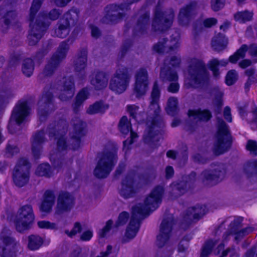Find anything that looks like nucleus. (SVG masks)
<instances>
[{"instance_id":"nucleus-1","label":"nucleus","mask_w":257,"mask_h":257,"mask_svg":"<svg viewBox=\"0 0 257 257\" xmlns=\"http://www.w3.org/2000/svg\"><path fill=\"white\" fill-rule=\"evenodd\" d=\"M163 192L162 187H156L146 198L143 206L139 204L132 208V217L122 237L123 242H127L136 236L140 227L139 218L148 214L150 211H153L159 207Z\"/></svg>"},{"instance_id":"nucleus-2","label":"nucleus","mask_w":257,"mask_h":257,"mask_svg":"<svg viewBox=\"0 0 257 257\" xmlns=\"http://www.w3.org/2000/svg\"><path fill=\"white\" fill-rule=\"evenodd\" d=\"M43 1L34 0L30 9L29 21L31 30L28 38L29 43L31 45H35L41 38L49 26L48 19L56 20L60 15L58 11L54 9L49 13L48 16L46 14L41 13L35 17Z\"/></svg>"},{"instance_id":"nucleus-3","label":"nucleus","mask_w":257,"mask_h":257,"mask_svg":"<svg viewBox=\"0 0 257 257\" xmlns=\"http://www.w3.org/2000/svg\"><path fill=\"white\" fill-rule=\"evenodd\" d=\"M188 75L185 80L187 87H197L203 82L207 80L208 74L204 63L199 59L192 58L190 60Z\"/></svg>"},{"instance_id":"nucleus-4","label":"nucleus","mask_w":257,"mask_h":257,"mask_svg":"<svg viewBox=\"0 0 257 257\" xmlns=\"http://www.w3.org/2000/svg\"><path fill=\"white\" fill-rule=\"evenodd\" d=\"M116 152L115 149H112L99 155V160L94 171L97 177L104 178L109 174L116 162Z\"/></svg>"},{"instance_id":"nucleus-5","label":"nucleus","mask_w":257,"mask_h":257,"mask_svg":"<svg viewBox=\"0 0 257 257\" xmlns=\"http://www.w3.org/2000/svg\"><path fill=\"white\" fill-rule=\"evenodd\" d=\"M217 125L218 131L213 151L215 155H219L227 151L230 146V140L228 128L225 123L219 119Z\"/></svg>"},{"instance_id":"nucleus-6","label":"nucleus","mask_w":257,"mask_h":257,"mask_svg":"<svg viewBox=\"0 0 257 257\" xmlns=\"http://www.w3.org/2000/svg\"><path fill=\"white\" fill-rule=\"evenodd\" d=\"M79 11L73 8L66 13L64 17L60 19L58 28L55 30V35L58 37L64 38L70 32V26H73L78 21Z\"/></svg>"},{"instance_id":"nucleus-7","label":"nucleus","mask_w":257,"mask_h":257,"mask_svg":"<svg viewBox=\"0 0 257 257\" xmlns=\"http://www.w3.org/2000/svg\"><path fill=\"white\" fill-rule=\"evenodd\" d=\"M131 76L128 70L124 67L118 68L111 78L109 87L111 90L118 93L124 92L128 86Z\"/></svg>"},{"instance_id":"nucleus-8","label":"nucleus","mask_w":257,"mask_h":257,"mask_svg":"<svg viewBox=\"0 0 257 257\" xmlns=\"http://www.w3.org/2000/svg\"><path fill=\"white\" fill-rule=\"evenodd\" d=\"M34 214L31 205H24L21 207L17 214L15 221L16 229L23 232L28 229L34 220Z\"/></svg>"},{"instance_id":"nucleus-9","label":"nucleus","mask_w":257,"mask_h":257,"mask_svg":"<svg viewBox=\"0 0 257 257\" xmlns=\"http://www.w3.org/2000/svg\"><path fill=\"white\" fill-rule=\"evenodd\" d=\"M10 231L5 228L0 233V240L2 244L0 246L1 257H15L18 244L12 238Z\"/></svg>"},{"instance_id":"nucleus-10","label":"nucleus","mask_w":257,"mask_h":257,"mask_svg":"<svg viewBox=\"0 0 257 257\" xmlns=\"http://www.w3.org/2000/svg\"><path fill=\"white\" fill-rule=\"evenodd\" d=\"M29 165L25 159H21L16 166L14 173L13 180L15 184L22 187L25 185L29 178Z\"/></svg>"},{"instance_id":"nucleus-11","label":"nucleus","mask_w":257,"mask_h":257,"mask_svg":"<svg viewBox=\"0 0 257 257\" xmlns=\"http://www.w3.org/2000/svg\"><path fill=\"white\" fill-rule=\"evenodd\" d=\"M138 1L123 0V4H122L120 7L115 5H111L107 6L104 10L105 16L104 22L106 23L117 22L121 17V14L119 10L127 9L130 5Z\"/></svg>"},{"instance_id":"nucleus-12","label":"nucleus","mask_w":257,"mask_h":257,"mask_svg":"<svg viewBox=\"0 0 257 257\" xmlns=\"http://www.w3.org/2000/svg\"><path fill=\"white\" fill-rule=\"evenodd\" d=\"M68 49L69 46L66 42L60 44L57 52L52 56L45 68L44 73L46 75L52 74L60 62L65 57Z\"/></svg>"},{"instance_id":"nucleus-13","label":"nucleus","mask_w":257,"mask_h":257,"mask_svg":"<svg viewBox=\"0 0 257 257\" xmlns=\"http://www.w3.org/2000/svg\"><path fill=\"white\" fill-rule=\"evenodd\" d=\"M29 108L26 102H21L17 105L12 113L8 129L11 133L15 132L13 130V125L16 123L19 125L29 114Z\"/></svg>"},{"instance_id":"nucleus-14","label":"nucleus","mask_w":257,"mask_h":257,"mask_svg":"<svg viewBox=\"0 0 257 257\" xmlns=\"http://www.w3.org/2000/svg\"><path fill=\"white\" fill-rule=\"evenodd\" d=\"M174 18L172 12H170L168 14L163 13L161 10L157 9L155 12V18L153 22L152 26L155 31L158 30L164 31L169 28Z\"/></svg>"},{"instance_id":"nucleus-15","label":"nucleus","mask_w":257,"mask_h":257,"mask_svg":"<svg viewBox=\"0 0 257 257\" xmlns=\"http://www.w3.org/2000/svg\"><path fill=\"white\" fill-rule=\"evenodd\" d=\"M147 71L145 69H139L135 75L134 91L137 97L145 95L149 88Z\"/></svg>"},{"instance_id":"nucleus-16","label":"nucleus","mask_w":257,"mask_h":257,"mask_svg":"<svg viewBox=\"0 0 257 257\" xmlns=\"http://www.w3.org/2000/svg\"><path fill=\"white\" fill-rule=\"evenodd\" d=\"M179 34L176 32L169 42H167L164 39L160 41L154 46V50L160 53L175 52L179 47Z\"/></svg>"},{"instance_id":"nucleus-17","label":"nucleus","mask_w":257,"mask_h":257,"mask_svg":"<svg viewBox=\"0 0 257 257\" xmlns=\"http://www.w3.org/2000/svg\"><path fill=\"white\" fill-rule=\"evenodd\" d=\"M242 221L241 218L235 219L229 226V230L224 235V239L226 240L227 237L230 235L234 236L236 241H238L243 237L251 232L253 229L251 227H248L245 229H239V223Z\"/></svg>"},{"instance_id":"nucleus-18","label":"nucleus","mask_w":257,"mask_h":257,"mask_svg":"<svg viewBox=\"0 0 257 257\" xmlns=\"http://www.w3.org/2000/svg\"><path fill=\"white\" fill-rule=\"evenodd\" d=\"M74 204V200L72 196L68 192H62L58 196L55 213L60 214L69 211L73 207Z\"/></svg>"},{"instance_id":"nucleus-19","label":"nucleus","mask_w":257,"mask_h":257,"mask_svg":"<svg viewBox=\"0 0 257 257\" xmlns=\"http://www.w3.org/2000/svg\"><path fill=\"white\" fill-rule=\"evenodd\" d=\"M225 170L221 166H217L213 170L203 171L200 176L201 180L206 184H213L223 178Z\"/></svg>"},{"instance_id":"nucleus-20","label":"nucleus","mask_w":257,"mask_h":257,"mask_svg":"<svg viewBox=\"0 0 257 257\" xmlns=\"http://www.w3.org/2000/svg\"><path fill=\"white\" fill-rule=\"evenodd\" d=\"M173 224L172 218L164 219L162 221L159 234L157 238V244L159 247L163 246L168 240Z\"/></svg>"},{"instance_id":"nucleus-21","label":"nucleus","mask_w":257,"mask_h":257,"mask_svg":"<svg viewBox=\"0 0 257 257\" xmlns=\"http://www.w3.org/2000/svg\"><path fill=\"white\" fill-rule=\"evenodd\" d=\"M247 50L253 58V62H257V45L255 44L251 45L249 48L246 45H242L233 55L230 56L229 61L232 63H235L238 60L244 57Z\"/></svg>"},{"instance_id":"nucleus-22","label":"nucleus","mask_w":257,"mask_h":257,"mask_svg":"<svg viewBox=\"0 0 257 257\" xmlns=\"http://www.w3.org/2000/svg\"><path fill=\"white\" fill-rule=\"evenodd\" d=\"M118 128L121 133L123 134H127L131 131V139L126 140L123 142L124 150H128V146L133 143L135 139L138 137V135L131 131V123L126 116H123L120 120Z\"/></svg>"},{"instance_id":"nucleus-23","label":"nucleus","mask_w":257,"mask_h":257,"mask_svg":"<svg viewBox=\"0 0 257 257\" xmlns=\"http://www.w3.org/2000/svg\"><path fill=\"white\" fill-rule=\"evenodd\" d=\"M62 83L63 85L61 88L59 97L61 100L64 101L74 95V86L73 79L71 77L63 78Z\"/></svg>"},{"instance_id":"nucleus-24","label":"nucleus","mask_w":257,"mask_h":257,"mask_svg":"<svg viewBox=\"0 0 257 257\" xmlns=\"http://www.w3.org/2000/svg\"><path fill=\"white\" fill-rule=\"evenodd\" d=\"M90 82L96 89H102L107 85V76L102 72L94 73L91 76Z\"/></svg>"},{"instance_id":"nucleus-25","label":"nucleus","mask_w":257,"mask_h":257,"mask_svg":"<svg viewBox=\"0 0 257 257\" xmlns=\"http://www.w3.org/2000/svg\"><path fill=\"white\" fill-rule=\"evenodd\" d=\"M44 133L43 131L35 134L32 140V151L36 158H38L41 153V145L44 142Z\"/></svg>"},{"instance_id":"nucleus-26","label":"nucleus","mask_w":257,"mask_h":257,"mask_svg":"<svg viewBox=\"0 0 257 257\" xmlns=\"http://www.w3.org/2000/svg\"><path fill=\"white\" fill-rule=\"evenodd\" d=\"M160 95V91L157 83H155L151 93L150 109L153 110L154 114L158 115L160 111L159 105V101Z\"/></svg>"},{"instance_id":"nucleus-27","label":"nucleus","mask_w":257,"mask_h":257,"mask_svg":"<svg viewBox=\"0 0 257 257\" xmlns=\"http://www.w3.org/2000/svg\"><path fill=\"white\" fill-rule=\"evenodd\" d=\"M54 202L55 196L54 193L50 191H46L40 207V210L41 212L46 213L50 212Z\"/></svg>"},{"instance_id":"nucleus-28","label":"nucleus","mask_w":257,"mask_h":257,"mask_svg":"<svg viewBox=\"0 0 257 257\" xmlns=\"http://www.w3.org/2000/svg\"><path fill=\"white\" fill-rule=\"evenodd\" d=\"M87 52L84 50L80 52L76 57L74 62V70L76 72L83 73L86 66Z\"/></svg>"},{"instance_id":"nucleus-29","label":"nucleus","mask_w":257,"mask_h":257,"mask_svg":"<svg viewBox=\"0 0 257 257\" xmlns=\"http://www.w3.org/2000/svg\"><path fill=\"white\" fill-rule=\"evenodd\" d=\"M188 116L194 119L207 121L211 118V114L208 110L206 109H193L188 111Z\"/></svg>"},{"instance_id":"nucleus-30","label":"nucleus","mask_w":257,"mask_h":257,"mask_svg":"<svg viewBox=\"0 0 257 257\" xmlns=\"http://www.w3.org/2000/svg\"><path fill=\"white\" fill-rule=\"evenodd\" d=\"M135 192L133 181L132 180H124L120 190V195L124 198H127L133 196Z\"/></svg>"},{"instance_id":"nucleus-31","label":"nucleus","mask_w":257,"mask_h":257,"mask_svg":"<svg viewBox=\"0 0 257 257\" xmlns=\"http://www.w3.org/2000/svg\"><path fill=\"white\" fill-rule=\"evenodd\" d=\"M227 44V39L224 35L220 34L215 37L212 41V47L217 51H220L225 49Z\"/></svg>"},{"instance_id":"nucleus-32","label":"nucleus","mask_w":257,"mask_h":257,"mask_svg":"<svg viewBox=\"0 0 257 257\" xmlns=\"http://www.w3.org/2000/svg\"><path fill=\"white\" fill-rule=\"evenodd\" d=\"M227 64L228 61L227 60H221L219 61L216 59H214L209 62V66L210 70L212 71L214 76L217 78L219 75L218 67L219 66H225Z\"/></svg>"},{"instance_id":"nucleus-33","label":"nucleus","mask_w":257,"mask_h":257,"mask_svg":"<svg viewBox=\"0 0 257 257\" xmlns=\"http://www.w3.org/2000/svg\"><path fill=\"white\" fill-rule=\"evenodd\" d=\"M49 137L52 138L55 137V139L57 140V148L59 151H63L67 149L68 146L66 145L65 138L64 137L63 132L58 133L57 135L54 134L53 132L50 131L49 134Z\"/></svg>"},{"instance_id":"nucleus-34","label":"nucleus","mask_w":257,"mask_h":257,"mask_svg":"<svg viewBox=\"0 0 257 257\" xmlns=\"http://www.w3.org/2000/svg\"><path fill=\"white\" fill-rule=\"evenodd\" d=\"M108 106L103 102H96L92 105H90L87 110V112L90 114H93L97 113L104 112Z\"/></svg>"},{"instance_id":"nucleus-35","label":"nucleus","mask_w":257,"mask_h":257,"mask_svg":"<svg viewBox=\"0 0 257 257\" xmlns=\"http://www.w3.org/2000/svg\"><path fill=\"white\" fill-rule=\"evenodd\" d=\"M193 8L192 5L182 9L179 15V21L182 25H185L188 21L190 16L192 13Z\"/></svg>"},{"instance_id":"nucleus-36","label":"nucleus","mask_w":257,"mask_h":257,"mask_svg":"<svg viewBox=\"0 0 257 257\" xmlns=\"http://www.w3.org/2000/svg\"><path fill=\"white\" fill-rule=\"evenodd\" d=\"M43 243V239L39 236L32 235L29 237L28 247L31 250L38 249Z\"/></svg>"},{"instance_id":"nucleus-37","label":"nucleus","mask_w":257,"mask_h":257,"mask_svg":"<svg viewBox=\"0 0 257 257\" xmlns=\"http://www.w3.org/2000/svg\"><path fill=\"white\" fill-rule=\"evenodd\" d=\"M217 243V240H209L206 241L202 249L201 257H207L211 252Z\"/></svg>"},{"instance_id":"nucleus-38","label":"nucleus","mask_w":257,"mask_h":257,"mask_svg":"<svg viewBox=\"0 0 257 257\" xmlns=\"http://www.w3.org/2000/svg\"><path fill=\"white\" fill-rule=\"evenodd\" d=\"M178 100L177 98L172 97L168 99L166 110L167 113L171 115L175 114L177 110Z\"/></svg>"},{"instance_id":"nucleus-39","label":"nucleus","mask_w":257,"mask_h":257,"mask_svg":"<svg viewBox=\"0 0 257 257\" xmlns=\"http://www.w3.org/2000/svg\"><path fill=\"white\" fill-rule=\"evenodd\" d=\"M255 73V68H250L245 70V74L248 77V79L244 84V88L246 91L248 90L251 84L256 81L254 76Z\"/></svg>"},{"instance_id":"nucleus-40","label":"nucleus","mask_w":257,"mask_h":257,"mask_svg":"<svg viewBox=\"0 0 257 257\" xmlns=\"http://www.w3.org/2000/svg\"><path fill=\"white\" fill-rule=\"evenodd\" d=\"M188 216L193 218L194 219H199L205 214V208L201 206H197L195 207L190 208Z\"/></svg>"},{"instance_id":"nucleus-41","label":"nucleus","mask_w":257,"mask_h":257,"mask_svg":"<svg viewBox=\"0 0 257 257\" xmlns=\"http://www.w3.org/2000/svg\"><path fill=\"white\" fill-rule=\"evenodd\" d=\"M253 14L251 12L243 11L238 12L234 15L235 20L239 23H244L251 20Z\"/></svg>"},{"instance_id":"nucleus-42","label":"nucleus","mask_w":257,"mask_h":257,"mask_svg":"<svg viewBox=\"0 0 257 257\" xmlns=\"http://www.w3.org/2000/svg\"><path fill=\"white\" fill-rule=\"evenodd\" d=\"M84 124L80 121H79L78 124H74L75 129L77 130V136H76L74 138H72L71 140V142L74 145L72 149L75 150L78 148L80 145V140H79V135L81 132L82 128L83 127Z\"/></svg>"},{"instance_id":"nucleus-43","label":"nucleus","mask_w":257,"mask_h":257,"mask_svg":"<svg viewBox=\"0 0 257 257\" xmlns=\"http://www.w3.org/2000/svg\"><path fill=\"white\" fill-rule=\"evenodd\" d=\"M22 71L27 76H30L34 70V63L32 59H25L22 65Z\"/></svg>"},{"instance_id":"nucleus-44","label":"nucleus","mask_w":257,"mask_h":257,"mask_svg":"<svg viewBox=\"0 0 257 257\" xmlns=\"http://www.w3.org/2000/svg\"><path fill=\"white\" fill-rule=\"evenodd\" d=\"M185 185L184 182L180 183H173L171 186L172 194L174 197H177L185 192V189L183 186Z\"/></svg>"},{"instance_id":"nucleus-45","label":"nucleus","mask_w":257,"mask_h":257,"mask_svg":"<svg viewBox=\"0 0 257 257\" xmlns=\"http://www.w3.org/2000/svg\"><path fill=\"white\" fill-rule=\"evenodd\" d=\"M156 127H158V123L155 120H154L152 123V125L150 126V127L148 131L147 136L145 138L146 141H149L150 140L154 141L158 139L157 136L158 133H157L156 131H155L154 132H153L154 130H155Z\"/></svg>"},{"instance_id":"nucleus-46","label":"nucleus","mask_w":257,"mask_h":257,"mask_svg":"<svg viewBox=\"0 0 257 257\" xmlns=\"http://www.w3.org/2000/svg\"><path fill=\"white\" fill-rule=\"evenodd\" d=\"M13 96L10 90H0V110L3 109L7 103L8 99Z\"/></svg>"},{"instance_id":"nucleus-47","label":"nucleus","mask_w":257,"mask_h":257,"mask_svg":"<svg viewBox=\"0 0 257 257\" xmlns=\"http://www.w3.org/2000/svg\"><path fill=\"white\" fill-rule=\"evenodd\" d=\"M36 173L40 176H50L51 173L50 171V166L48 164L40 165L37 168Z\"/></svg>"},{"instance_id":"nucleus-48","label":"nucleus","mask_w":257,"mask_h":257,"mask_svg":"<svg viewBox=\"0 0 257 257\" xmlns=\"http://www.w3.org/2000/svg\"><path fill=\"white\" fill-rule=\"evenodd\" d=\"M160 75L164 79L169 81H176L178 79V76L176 72H173L170 70L166 72L164 68L162 69Z\"/></svg>"},{"instance_id":"nucleus-49","label":"nucleus","mask_w":257,"mask_h":257,"mask_svg":"<svg viewBox=\"0 0 257 257\" xmlns=\"http://www.w3.org/2000/svg\"><path fill=\"white\" fill-rule=\"evenodd\" d=\"M238 74L235 70H232L227 73L226 76V83L228 85H231L237 80Z\"/></svg>"},{"instance_id":"nucleus-50","label":"nucleus","mask_w":257,"mask_h":257,"mask_svg":"<svg viewBox=\"0 0 257 257\" xmlns=\"http://www.w3.org/2000/svg\"><path fill=\"white\" fill-rule=\"evenodd\" d=\"M88 93L87 89H83L78 94L76 99V105H79L87 98Z\"/></svg>"},{"instance_id":"nucleus-51","label":"nucleus","mask_w":257,"mask_h":257,"mask_svg":"<svg viewBox=\"0 0 257 257\" xmlns=\"http://www.w3.org/2000/svg\"><path fill=\"white\" fill-rule=\"evenodd\" d=\"M38 226L43 229H54L56 228V224L48 221L42 220L37 222Z\"/></svg>"},{"instance_id":"nucleus-52","label":"nucleus","mask_w":257,"mask_h":257,"mask_svg":"<svg viewBox=\"0 0 257 257\" xmlns=\"http://www.w3.org/2000/svg\"><path fill=\"white\" fill-rule=\"evenodd\" d=\"M129 214L127 212L124 211L120 213L116 221L117 225L124 224L128 220Z\"/></svg>"},{"instance_id":"nucleus-53","label":"nucleus","mask_w":257,"mask_h":257,"mask_svg":"<svg viewBox=\"0 0 257 257\" xmlns=\"http://www.w3.org/2000/svg\"><path fill=\"white\" fill-rule=\"evenodd\" d=\"M247 150L252 155H257V144L255 141H248L246 145Z\"/></svg>"},{"instance_id":"nucleus-54","label":"nucleus","mask_w":257,"mask_h":257,"mask_svg":"<svg viewBox=\"0 0 257 257\" xmlns=\"http://www.w3.org/2000/svg\"><path fill=\"white\" fill-rule=\"evenodd\" d=\"M16 14L14 12H9L5 17L4 23L6 26H9L10 23L15 22Z\"/></svg>"},{"instance_id":"nucleus-55","label":"nucleus","mask_w":257,"mask_h":257,"mask_svg":"<svg viewBox=\"0 0 257 257\" xmlns=\"http://www.w3.org/2000/svg\"><path fill=\"white\" fill-rule=\"evenodd\" d=\"M224 0H212L211 8L214 11H218L224 6Z\"/></svg>"},{"instance_id":"nucleus-56","label":"nucleus","mask_w":257,"mask_h":257,"mask_svg":"<svg viewBox=\"0 0 257 257\" xmlns=\"http://www.w3.org/2000/svg\"><path fill=\"white\" fill-rule=\"evenodd\" d=\"M112 225V221L110 220L107 221L105 226L98 232V235L100 237H104L106 233L109 231Z\"/></svg>"},{"instance_id":"nucleus-57","label":"nucleus","mask_w":257,"mask_h":257,"mask_svg":"<svg viewBox=\"0 0 257 257\" xmlns=\"http://www.w3.org/2000/svg\"><path fill=\"white\" fill-rule=\"evenodd\" d=\"M81 230V225L78 222H76L74 224L73 228L72 229L71 232L68 230H66L65 233L70 237H72L74 236L76 234L79 232Z\"/></svg>"},{"instance_id":"nucleus-58","label":"nucleus","mask_w":257,"mask_h":257,"mask_svg":"<svg viewBox=\"0 0 257 257\" xmlns=\"http://www.w3.org/2000/svg\"><path fill=\"white\" fill-rule=\"evenodd\" d=\"M139 109V107L135 105H129L127 106V110L130 115L134 118H136L137 112Z\"/></svg>"},{"instance_id":"nucleus-59","label":"nucleus","mask_w":257,"mask_h":257,"mask_svg":"<svg viewBox=\"0 0 257 257\" xmlns=\"http://www.w3.org/2000/svg\"><path fill=\"white\" fill-rule=\"evenodd\" d=\"M93 236V232L91 230H88L84 231L81 235L80 239L83 241L89 240Z\"/></svg>"},{"instance_id":"nucleus-60","label":"nucleus","mask_w":257,"mask_h":257,"mask_svg":"<svg viewBox=\"0 0 257 257\" xmlns=\"http://www.w3.org/2000/svg\"><path fill=\"white\" fill-rule=\"evenodd\" d=\"M223 115H224V118L227 121H228L229 122L232 121V117H231V115L230 108L229 107L226 106L224 108Z\"/></svg>"},{"instance_id":"nucleus-61","label":"nucleus","mask_w":257,"mask_h":257,"mask_svg":"<svg viewBox=\"0 0 257 257\" xmlns=\"http://www.w3.org/2000/svg\"><path fill=\"white\" fill-rule=\"evenodd\" d=\"M217 20L215 18H208L204 20L203 23L206 27H210L216 24Z\"/></svg>"},{"instance_id":"nucleus-62","label":"nucleus","mask_w":257,"mask_h":257,"mask_svg":"<svg viewBox=\"0 0 257 257\" xmlns=\"http://www.w3.org/2000/svg\"><path fill=\"white\" fill-rule=\"evenodd\" d=\"M179 89V84L176 83H172L168 87V91L172 93H176L178 91Z\"/></svg>"},{"instance_id":"nucleus-63","label":"nucleus","mask_w":257,"mask_h":257,"mask_svg":"<svg viewBox=\"0 0 257 257\" xmlns=\"http://www.w3.org/2000/svg\"><path fill=\"white\" fill-rule=\"evenodd\" d=\"M251 63L252 62L251 60L249 59H244L239 62L238 65L240 68L242 69H245L247 67L250 66Z\"/></svg>"},{"instance_id":"nucleus-64","label":"nucleus","mask_w":257,"mask_h":257,"mask_svg":"<svg viewBox=\"0 0 257 257\" xmlns=\"http://www.w3.org/2000/svg\"><path fill=\"white\" fill-rule=\"evenodd\" d=\"M180 62V57L177 56H174L171 58L170 61V64H171L172 66H175L178 65Z\"/></svg>"}]
</instances>
